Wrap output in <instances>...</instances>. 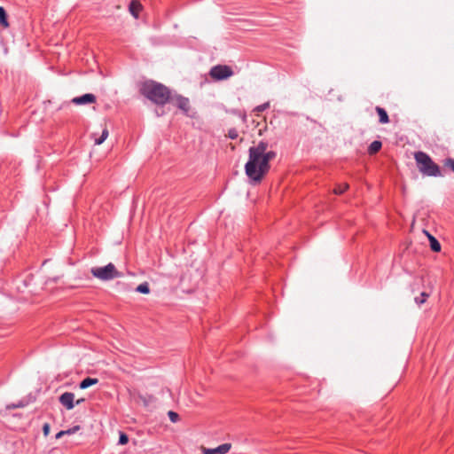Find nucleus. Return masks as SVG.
I'll list each match as a JSON object with an SVG mask.
<instances>
[{"instance_id": "20", "label": "nucleus", "mask_w": 454, "mask_h": 454, "mask_svg": "<svg viewBox=\"0 0 454 454\" xmlns=\"http://www.w3.org/2000/svg\"><path fill=\"white\" fill-rule=\"evenodd\" d=\"M429 297V294L426 293V292H422L420 294V295L419 297H416L415 298V302L418 304V305H422L423 303L426 302L427 299Z\"/></svg>"}, {"instance_id": "23", "label": "nucleus", "mask_w": 454, "mask_h": 454, "mask_svg": "<svg viewBox=\"0 0 454 454\" xmlns=\"http://www.w3.org/2000/svg\"><path fill=\"white\" fill-rule=\"evenodd\" d=\"M168 416L172 423H176L180 419L178 413L174 411H169Z\"/></svg>"}, {"instance_id": "3", "label": "nucleus", "mask_w": 454, "mask_h": 454, "mask_svg": "<svg viewBox=\"0 0 454 454\" xmlns=\"http://www.w3.org/2000/svg\"><path fill=\"white\" fill-rule=\"evenodd\" d=\"M419 171L426 176H442L440 167L426 153L419 151L414 153Z\"/></svg>"}, {"instance_id": "7", "label": "nucleus", "mask_w": 454, "mask_h": 454, "mask_svg": "<svg viewBox=\"0 0 454 454\" xmlns=\"http://www.w3.org/2000/svg\"><path fill=\"white\" fill-rule=\"evenodd\" d=\"M97 100L96 96L91 93H87L80 97H75L72 102L75 105H86L95 103Z\"/></svg>"}, {"instance_id": "29", "label": "nucleus", "mask_w": 454, "mask_h": 454, "mask_svg": "<svg viewBox=\"0 0 454 454\" xmlns=\"http://www.w3.org/2000/svg\"><path fill=\"white\" fill-rule=\"evenodd\" d=\"M144 401H145V405H147L148 404L147 399H144Z\"/></svg>"}, {"instance_id": "11", "label": "nucleus", "mask_w": 454, "mask_h": 454, "mask_svg": "<svg viewBox=\"0 0 454 454\" xmlns=\"http://www.w3.org/2000/svg\"><path fill=\"white\" fill-rule=\"evenodd\" d=\"M59 400L67 410H71L75 405L83 402L85 399H76L75 402H74V399H59Z\"/></svg>"}, {"instance_id": "4", "label": "nucleus", "mask_w": 454, "mask_h": 454, "mask_svg": "<svg viewBox=\"0 0 454 454\" xmlns=\"http://www.w3.org/2000/svg\"><path fill=\"white\" fill-rule=\"evenodd\" d=\"M90 272L94 278L102 281H109L121 277V273L116 270L112 262L104 267H93Z\"/></svg>"}, {"instance_id": "24", "label": "nucleus", "mask_w": 454, "mask_h": 454, "mask_svg": "<svg viewBox=\"0 0 454 454\" xmlns=\"http://www.w3.org/2000/svg\"><path fill=\"white\" fill-rule=\"evenodd\" d=\"M270 107V102L263 103L262 105L257 106L254 109V113H262L267 110Z\"/></svg>"}, {"instance_id": "16", "label": "nucleus", "mask_w": 454, "mask_h": 454, "mask_svg": "<svg viewBox=\"0 0 454 454\" xmlns=\"http://www.w3.org/2000/svg\"><path fill=\"white\" fill-rule=\"evenodd\" d=\"M381 146H382V143L380 141H379V140L373 141L372 143H371V145L368 147V153L370 155H373V154L377 153L381 149Z\"/></svg>"}, {"instance_id": "8", "label": "nucleus", "mask_w": 454, "mask_h": 454, "mask_svg": "<svg viewBox=\"0 0 454 454\" xmlns=\"http://www.w3.org/2000/svg\"><path fill=\"white\" fill-rule=\"evenodd\" d=\"M176 106L181 109L184 114H188L190 110V102L187 98L182 96H176Z\"/></svg>"}, {"instance_id": "14", "label": "nucleus", "mask_w": 454, "mask_h": 454, "mask_svg": "<svg viewBox=\"0 0 454 454\" xmlns=\"http://www.w3.org/2000/svg\"><path fill=\"white\" fill-rule=\"evenodd\" d=\"M30 403V399H20L17 403H12L6 405V410H12L16 408H23L28 405Z\"/></svg>"}, {"instance_id": "1", "label": "nucleus", "mask_w": 454, "mask_h": 454, "mask_svg": "<svg viewBox=\"0 0 454 454\" xmlns=\"http://www.w3.org/2000/svg\"><path fill=\"white\" fill-rule=\"evenodd\" d=\"M269 145L265 141H260L256 145L249 148L248 160L245 165V172L250 182L259 184L270 170V161L277 153L274 151H267Z\"/></svg>"}, {"instance_id": "10", "label": "nucleus", "mask_w": 454, "mask_h": 454, "mask_svg": "<svg viewBox=\"0 0 454 454\" xmlns=\"http://www.w3.org/2000/svg\"><path fill=\"white\" fill-rule=\"evenodd\" d=\"M81 429V427L79 425L74 426L67 430H61L59 433L56 434L55 438L60 439L64 435H71L75 434L77 431Z\"/></svg>"}, {"instance_id": "28", "label": "nucleus", "mask_w": 454, "mask_h": 454, "mask_svg": "<svg viewBox=\"0 0 454 454\" xmlns=\"http://www.w3.org/2000/svg\"><path fill=\"white\" fill-rule=\"evenodd\" d=\"M59 397H74V395L71 392H63Z\"/></svg>"}, {"instance_id": "22", "label": "nucleus", "mask_w": 454, "mask_h": 454, "mask_svg": "<svg viewBox=\"0 0 454 454\" xmlns=\"http://www.w3.org/2000/svg\"><path fill=\"white\" fill-rule=\"evenodd\" d=\"M348 188V184H338L334 188L333 192L335 194H337V195H340V194H342Z\"/></svg>"}, {"instance_id": "27", "label": "nucleus", "mask_w": 454, "mask_h": 454, "mask_svg": "<svg viewBox=\"0 0 454 454\" xmlns=\"http://www.w3.org/2000/svg\"><path fill=\"white\" fill-rule=\"evenodd\" d=\"M229 137L231 139H235L238 137V131L235 129H231L229 130Z\"/></svg>"}, {"instance_id": "19", "label": "nucleus", "mask_w": 454, "mask_h": 454, "mask_svg": "<svg viewBox=\"0 0 454 454\" xmlns=\"http://www.w3.org/2000/svg\"><path fill=\"white\" fill-rule=\"evenodd\" d=\"M136 291L138 292V293H141V294H149L150 293V288H149V284L147 282H144L140 285H138L136 288Z\"/></svg>"}, {"instance_id": "26", "label": "nucleus", "mask_w": 454, "mask_h": 454, "mask_svg": "<svg viewBox=\"0 0 454 454\" xmlns=\"http://www.w3.org/2000/svg\"><path fill=\"white\" fill-rule=\"evenodd\" d=\"M50 431H51V426L49 423H44L43 425V435L44 436H48V434H50Z\"/></svg>"}, {"instance_id": "15", "label": "nucleus", "mask_w": 454, "mask_h": 454, "mask_svg": "<svg viewBox=\"0 0 454 454\" xmlns=\"http://www.w3.org/2000/svg\"><path fill=\"white\" fill-rule=\"evenodd\" d=\"M98 382V379L88 377L80 382L79 388L85 389L92 385L97 384Z\"/></svg>"}, {"instance_id": "2", "label": "nucleus", "mask_w": 454, "mask_h": 454, "mask_svg": "<svg viewBox=\"0 0 454 454\" xmlns=\"http://www.w3.org/2000/svg\"><path fill=\"white\" fill-rule=\"evenodd\" d=\"M140 93L156 105L164 106L170 99V90L161 83L146 81L140 87Z\"/></svg>"}, {"instance_id": "13", "label": "nucleus", "mask_w": 454, "mask_h": 454, "mask_svg": "<svg viewBox=\"0 0 454 454\" xmlns=\"http://www.w3.org/2000/svg\"><path fill=\"white\" fill-rule=\"evenodd\" d=\"M108 129L106 127H105L103 129H102V133L99 137H97V133H93L92 134V137L94 138V143L95 145H101L108 137Z\"/></svg>"}, {"instance_id": "21", "label": "nucleus", "mask_w": 454, "mask_h": 454, "mask_svg": "<svg viewBox=\"0 0 454 454\" xmlns=\"http://www.w3.org/2000/svg\"><path fill=\"white\" fill-rule=\"evenodd\" d=\"M129 442V436L126 433L120 431L119 432V440L118 444L120 445H125Z\"/></svg>"}, {"instance_id": "5", "label": "nucleus", "mask_w": 454, "mask_h": 454, "mask_svg": "<svg viewBox=\"0 0 454 454\" xmlns=\"http://www.w3.org/2000/svg\"><path fill=\"white\" fill-rule=\"evenodd\" d=\"M209 74L214 80L221 81L233 75V71L229 66L217 65L211 68Z\"/></svg>"}, {"instance_id": "6", "label": "nucleus", "mask_w": 454, "mask_h": 454, "mask_svg": "<svg viewBox=\"0 0 454 454\" xmlns=\"http://www.w3.org/2000/svg\"><path fill=\"white\" fill-rule=\"evenodd\" d=\"M231 448V444L226 442L213 449L203 448V454H226Z\"/></svg>"}, {"instance_id": "12", "label": "nucleus", "mask_w": 454, "mask_h": 454, "mask_svg": "<svg viewBox=\"0 0 454 454\" xmlns=\"http://www.w3.org/2000/svg\"><path fill=\"white\" fill-rule=\"evenodd\" d=\"M375 110H376L377 114H379L380 123L386 124V123L389 122V118H388L387 113L386 112V110L384 108H382L380 106H376Z\"/></svg>"}, {"instance_id": "18", "label": "nucleus", "mask_w": 454, "mask_h": 454, "mask_svg": "<svg viewBox=\"0 0 454 454\" xmlns=\"http://www.w3.org/2000/svg\"><path fill=\"white\" fill-rule=\"evenodd\" d=\"M0 24L4 27H9V22L7 20V14L4 7L0 6Z\"/></svg>"}, {"instance_id": "17", "label": "nucleus", "mask_w": 454, "mask_h": 454, "mask_svg": "<svg viewBox=\"0 0 454 454\" xmlns=\"http://www.w3.org/2000/svg\"><path fill=\"white\" fill-rule=\"evenodd\" d=\"M429 237L430 247L434 252H439L441 250V245L439 241L432 235L427 234Z\"/></svg>"}, {"instance_id": "25", "label": "nucleus", "mask_w": 454, "mask_h": 454, "mask_svg": "<svg viewBox=\"0 0 454 454\" xmlns=\"http://www.w3.org/2000/svg\"><path fill=\"white\" fill-rule=\"evenodd\" d=\"M444 166L450 168L454 172V159H452V158L445 159Z\"/></svg>"}, {"instance_id": "9", "label": "nucleus", "mask_w": 454, "mask_h": 454, "mask_svg": "<svg viewBox=\"0 0 454 454\" xmlns=\"http://www.w3.org/2000/svg\"><path fill=\"white\" fill-rule=\"evenodd\" d=\"M142 9L143 6L138 0H132L129 5V11L135 19H138Z\"/></svg>"}]
</instances>
